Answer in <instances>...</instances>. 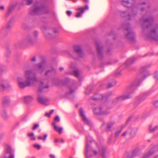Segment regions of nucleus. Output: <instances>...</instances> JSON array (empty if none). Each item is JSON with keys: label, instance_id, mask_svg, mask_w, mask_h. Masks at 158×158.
Segmentation results:
<instances>
[{"label": "nucleus", "instance_id": "nucleus-1", "mask_svg": "<svg viewBox=\"0 0 158 158\" xmlns=\"http://www.w3.org/2000/svg\"><path fill=\"white\" fill-rule=\"evenodd\" d=\"M153 17L147 12L140 19L143 35L146 38L158 41V24H153Z\"/></svg>", "mask_w": 158, "mask_h": 158}, {"label": "nucleus", "instance_id": "nucleus-2", "mask_svg": "<svg viewBox=\"0 0 158 158\" xmlns=\"http://www.w3.org/2000/svg\"><path fill=\"white\" fill-rule=\"evenodd\" d=\"M151 65L148 64L142 67L140 70V73L132 83L126 89V92L123 95L114 98L113 101V103L116 104L120 101L131 98L130 94L134 92L137 88L139 85L141 81L143 80L150 75L149 73L146 71V69Z\"/></svg>", "mask_w": 158, "mask_h": 158}, {"label": "nucleus", "instance_id": "nucleus-3", "mask_svg": "<svg viewBox=\"0 0 158 158\" xmlns=\"http://www.w3.org/2000/svg\"><path fill=\"white\" fill-rule=\"evenodd\" d=\"M25 77L26 80L25 82L23 81V79L20 77L17 78L19 87L23 89L26 87L33 84L35 82L38 81L37 78L35 76V74L31 70H27L25 72Z\"/></svg>", "mask_w": 158, "mask_h": 158}, {"label": "nucleus", "instance_id": "nucleus-4", "mask_svg": "<svg viewBox=\"0 0 158 158\" xmlns=\"http://www.w3.org/2000/svg\"><path fill=\"white\" fill-rule=\"evenodd\" d=\"M49 12L48 7L41 1H36L29 9V14L32 15L47 14Z\"/></svg>", "mask_w": 158, "mask_h": 158}, {"label": "nucleus", "instance_id": "nucleus-5", "mask_svg": "<svg viewBox=\"0 0 158 158\" xmlns=\"http://www.w3.org/2000/svg\"><path fill=\"white\" fill-rule=\"evenodd\" d=\"M48 82L47 80H44V81H41V85L39 88L38 91L39 93L38 94L37 97V101L39 103L45 105H47L48 104V103L49 101V99L45 97L41 96L40 93L42 91L43 89L48 88L49 87L48 85L45 86L44 85V82L45 83H47Z\"/></svg>", "mask_w": 158, "mask_h": 158}, {"label": "nucleus", "instance_id": "nucleus-6", "mask_svg": "<svg viewBox=\"0 0 158 158\" xmlns=\"http://www.w3.org/2000/svg\"><path fill=\"white\" fill-rule=\"evenodd\" d=\"M122 27L127 31L126 37L128 41L134 43L135 42V35L134 32L131 30L129 23H126L122 26Z\"/></svg>", "mask_w": 158, "mask_h": 158}, {"label": "nucleus", "instance_id": "nucleus-7", "mask_svg": "<svg viewBox=\"0 0 158 158\" xmlns=\"http://www.w3.org/2000/svg\"><path fill=\"white\" fill-rule=\"evenodd\" d=\"M138 8L137 7H134L132 9L131 14H130L127 11H120L121 16L124 18L126 21H130L133 20L138 13Z\"/></svg>", "mask_w": 158, "mask_h": 158}, {"label": "nucleus", "instance_id": "nucleus-8", "mask_svg": "<svg viewBox=\"0 0 158 158\" xmlns=\"http://www.w3.org/2000/svg\"><path fill=\"white\" fill-rule=\"evenodd\" d=\"M45 37L47 39H50L55 36V34L58 33L56 29L51 28L48 26H43L41 28Z\"/></svg>", "mask_w": 158, "mask_h": 158}, {"label": "nucleus", "instance_id": "nucleus-9", "mask_svg": "<svg viewBox=\"0 0 158 158\" xmlns=\"http://www.w3.org/2000/svg\"><path fill=\"white\" fill-rule=\"evenodd\" d=\"M35 41V38H34L31 35H28L22 41V44L24 45H32Z\"/></svg>", "mask_w": 158, "mask_h": 158}, {"label": "nucleus", "instance_id": "nucleus-10", "mask_svg": "<svg viewBox=\"0 0 158 158\" xmlns=\"http://www.w3.org/2000/svg\"><path fill=\"white\" fill-rule=\"evenodd\" d=\"M12 26V21L11 20L7 23L6 26L2 29L0 31L1 34L5 36L6 35L9 33Z\"/></svg>", "mask_w": 158, "mask_h": 158}, {"label": "nucleus", "instance_id": "nucleus-11", "mask_svg": "<svg viewBox=\"0 0 158 158\" xmlns=\"http://www.w3.org/2000/svg\"><path fill=\"white\" fill-rule=\"evenodd\" d=\"M138 129L137 127H130L127 129V131L128 132V138L130 139L133 138L135 135Z\"/></svg>", "mask_w": 158, "mask_h": 158}, {"label": "nucleus", "instance_id": "nucleus-12", "mask_svg": "<svg viewBox=\"0 0 158 158\" xmlns=\"http://www.w3.org/2000/svg\"><path fill=\"white\" fill-rule=\"evenodd\" d=\"M74 52L76 53L79 57H82L84 54L81 47L79 45H75L73 46Z\"/></svg>", "mask_w": 158, "mask_h": 158}, {"label": "nucleus", "instance_id": "nucleus-13", "mask_svg": "<svg viewBox=\"0 0 158 158\" xmlns=\"http://www.w3.org/2000/svg\"><path fill=\"white\" fill-rule=\"evenodd\" d=\"M135 0H121L122 4L128 8L133 6Z\"/></svg>", "mask_w": 158, "mask_h": 158}, {"label": "nucleus", "instance_id": "nucleus-14", "mask_svg": "<svg viewBox=\"0 0 158 158\" xmlns=\"http://www.w3.org/2000/svg\"><path fill=\"white\" fill-rule=\"evenodd\" d=\"M46 65V62L45 60H43L40 62L35 65L36 69L38 70L40 73H42L44 71Z\"/></svg>", "mask_w": 158, "mask_h": 158}, {"label": "nucleus", "instance_id": "nucleus-15", "mask_svg": "<svg viewBox=\"0 0 158 158\" xmlns=\"http://www.w3.org/2000/svg\"><path fill=\"white\" fill-rule=\"evenodd\" d=\"M93 152L95 155H96L98 153L96 151L93 150L90 146L87 145L86 148L85 152V155L86 158H90L91 157H93V156L92 155L89 156H87L88 152Z\"/></svg>", "mask_w": 158, "mask_h": 158}, {"label": "nucleus", "instance_id": "nucleus-16", "mask_svg": "<svg viewBox=\"0 0 158 158\" xmlns=\"http://www.w3.org/2000/svg\"><path fill=\"white\" fill-rule=\"evenodd\" d=\"M102 107L100 106L99 108H95L94 110V113L97 115L107 114L109 113L107 111H102Z\"/></svg>", "mask_w": 158, "mask_h": 158}, {"label": "nucleus", "instance_id": "nucleus-17", "mask_svg": "<svg viewBox=\"0 0 158 158\" xmlns=\"http://www.w3.org/2000/svg\"><path fill=\"white\" fill-rule=\"evenodd\" d=\"M96 44L98 55L99 58H102L103 57L102 51L103 47L98 42H96Z\"/></svg>", "mask_w": 158, "mask_h": 158}, {"label": "nucleus", "instance_id": "nucleus-18", "mask_svg": "<svg viewBox=\"0 0 158 158\" xmlns=\"http://www.w3.org/2000/svg\"><path fill=\"white\" fill-rule=\"evenodd\" d=\"M79 112L80 115L81 117L83 122L86 124L90 125V122L86 118L85 115L84 114V112L82 108H81L80 109Z\"/></svg>", "mask_w": 158, "mask_h": 158}, {"label": "nucleus", "instance_id": "nucleus-19", "mask_svg": "<svg viewBox=\"0 0 158 158\" xmlns=\"http://www.w3.org/2000/svg\"><path fill=\"white\" fill-rule=\"evenodd\" d=\"M109 96L105 94L102 95V94H96L91 98L92 99L94 100H101L104 98H106L109 97Z\"/></svg>", "mask_w": 158, "mask_h": 158}, {"label": "nucleus", "instance_id": "nucleus-20", "mask_svg": "<svg viewBox=\"0 0 158 158\" xmlns=\"http://www.w3.org/2000/svg\"><path fill=\"white\" fill-rule=\"evenodd\" d=\"M10 102V98L9 97L5 96L2 99V104L4 106H8Z\"/></svg>", "mask_w": 158, "mask_h": 158}, {"label": "nucleus", "instance_id": "nucleus-21", "mask_svg": "<svg viewBox=\"0 0 158 158\" xmlns=\"http://www.w3.org/2000/svg\"><path fill=\"white\" fill-rule=\"evenodd\" d=\"M7 85V81L5 80H2L0 83V90L1 91L5 90Z\"/></svg>", "mask_w": 158, "mask_h": 158}, {"label": "nucleus", "instance_id": "nucleus-22", "mask_svg": "<svg viewBox=\"0 0 158 158\" xmlns=\"http://www.w3.org/2000/svg\"><path fill=\"white\" fill-rule=\"evenodd\" d=\"M139 155L138 150L136 149L133 151L131 154L128 155L126 158H134Z\"/></svg>", "mask_w": 158, "mask_h": 158}, {"label": "nucleus", "instance_id": "nucleus-23", "mask_svg": "<svg viewBox=\"0 0 158 158\" xmlns=\"http://www.w3.org/2000/svg\"><path fill=\"white\" fill-rule=\"evenodd\" d=\"M154 153L153 148L151 149L148 152L145 153L143 156L142 158H148L152 155Z\"/></svg>", "mask_w": 158, "mask_h": 158}, {"label": "nucleus", "instance_id": "nucleus-24", "mask_svg": "<svg viewBox=\"0 0 158 158\" xmlns=\"http://www.w3.org/2000/svg\"><path fill=\"white\" fill-rule=\"evenodd\" d=\"M106 149L103 147L99 149V154L102 156V158H106Z\"/></svg>", "mask_w": 158, "mask_h": 158}, {"label": "nucleus", "instance_id": "nucleus-25", "mask_svg": "<svg viewBox=\"0 0 158 158\" xmlns=\"http://www.w3.org/2000/svg\"><path fill=\"white\" fill-rule=\"evenodd\" d=\"M52 125L53 126L54 129L56 131H58L60 134H61L62 131L63 129V128L62 127L58 128L56 124V123L55 122H53L52 123Z\"/></svg>", "mask_w": 158, "mask_h": 158}, {"label": "nucleus", "instance_id": "nucleus-26", "mask_svg": "<svg viewBox=\"0 0 158 158\" xmlns=\"http://www.w3.org/2000/svg\"><path fill=\"white\" fill-rule=\"evenodd\" d=\"M136 59V58L135 57L128 59L125 62L126 64L127 65L133 63Z\"/></svg>", "mask_w": 158, "mask_h": 158}, {"label": "nucleus", "instance_id": "nucleus-27", "mask_svg": "<svg viewBox=\"0 0 158 158\" xmlns=\"http://www.w3.org/2000/svg\"><path fill=\"white\" fill-rule=\"evenodd\" d=\"M24 102L26 103H28L31 102L33 99L32 97L31 96L24 97Z\"/></svg>", "mask_w": 158, "mask_h": 158}, {"label": "nucleus", "instance_id": "nucleus-28", "mask_svg": "<svg viewBox=\"0 0 158 158\" xmlns=\"http://www.w3.org/2000/svg\"><path fill=\"white\" fill-rule=\"evenodd\" d=\"M114 124L113 122H111L108 123L106 127V131H111V128Z\"/></svg>", "mask_w": 158, "mask_h": 158}, {"label": "nucleus", "instance_id": "nucleus-29", "mask_svg": "<svg viewBox=\"0 0 158 158\" xmlns=\"http://www.w3.org/2000/svg\"><path fill=\"white\" fill-rule=\"evenodd\" d=\"M14 7L13 6H11L9 8L8 11L5 15V16L6 17H8L12 12L14 9Z\"/></svg>", "mask_w": 158, "mask_h": 158}, {"label": "nucleus", "instance_id": "nucleus-30", "mask_svg": "<svg viewBox=\"0 0 158 158\" xmlns=\"http://www.w3.org/2000/svg\"><path fill=\"white\" fill-rule=\"evenodd\" d=\"M158 128V126H156L154 127H153L152 125H150L149 126L148 129L150 132H154Z\"/></svg>", "mask_w": 158, "mask_h": 158}, {"label": "nucleus", "instance_id": "nucleus-31", "mask_svg": "<svg viewBox=\"0 0 158 158\" xmlns=\"http://www.w3.org/2000/svg\"><path fill=\"white\" fill-rule=\"evenodd\" d=\"M123 126H121L119 129H118V130H117L115 132V138H117L120 134L121 132L123 129Z\"/></svg>", "mask_w": 158, "mask_h": 158}, {"label": "nucleus", "instance_id": "nucleus-32", "mask_svg": "<svg viewBox=\"0 0 158 158\" xmlns=\"http://www.w3.org/2000/svg\"><path fill=\"white\" fill-rule=\"evenodd\" d=\"M79 10H80L81 13L78 12L76 15V17L77 18H79L81 16L82 14L84 13L85 11V9L83 8H79Z\"/></svg>", "mask_w": 158, "mask_h": 158}, {"label": "nucleus", "instance_id": "nucleus-33", "mask_svg": "<svg viewBox=\"0 0 158 158\" xmlns=\"http://www.w3.org/2000/svg\"><path fill=\"white\" fill-rule=\"evenodd\" d=\"M145 99L144 96L140 97L137 98L135 102V104L137 103V105H138L140 102L142 101Z\"/></svg>", "mask_w": 158, "mask_h": 158}, {"label": "nucleus", "instance_id": "nucleus-34", "mask_svg": "<svg viewBox=\"0 0 158 158\" xmlns=\"http://www.w3.org/2000/svg\"><path fill=\"white\" fill-rule=\"evenodd\" d=\"M73 74L76 77L78 78L79 77V71L78 70H74L73 72Z\"/></svg>", "mask_w": 158, "mask_h": 158}, {"label": "nucleus", "instance_id": "nucleus-35", "mask_svg": "<svg viewBox=\"0 0 158 158\" xmlns=\"http://www.w3.org/2000/svg\"><path fill=\"white\" fill-rule=\"evenodd\" d=\"M116 84V82H114V83L113 84L111 83H110L108 84L107 85L106 87L107 88H111L114 86H115Z\"/></svg>", "mask_w": 158, "mask_h": 158}, {"label": "nucleus", "instance_id": "nucleus-36", "mask_svg": "<svg viewBox=\"0 0 158 158\" xmlns=\"http://www.w3.org/2000/svg\"><path fill=\"white\" fill-rule=\"evenodd\" d=\"M58 142H60L61 143H64V140L62 139H55L54 140V142L57 143Z\"/></svg>", "mask_w": 158, "mask_h": 158}, {"label": "nucleus", "instance_id": "nucleus-37", "mask_svg": "<svg viewBox=\"0 0 158 158\" xmlns=\"http://www.w3.org/2000/svg\"><path fill=\"white\" fill-rule=\"evenodd\" d=\"M2 116L4 118H8V116L6 111H3L2 113Z\"/></svg>", "mask_w": 158, "mask_h": 158}, {"label": "nucleus", "instance_id": "nucleus-38", "mask_svg": "<svg viewBox=\"0 0 158 158\" xmlns=\"http://www.w3.org/2000/svg\"><path fill=\"white\" fill-rule=\"evenodd\" d=\"M48 136V135L47 134H45L44 136V137L42 138L40 136H38V138L39 140H44L46 139L47 137Z\"/></svg>", "mask_w": 158, "mask_h": 158}, {"label": "nucleus", "instance_id": "nucleus-39", "mask_svg": "<svg viewBox=\"0 0 158 158\" xmlns=\"http://www.w3.org/2000/svg\"><path fill=\"white\" fill-rule=\"evenodd\" d=\"M69 89L70 90L69 92L68 93L66 94V96H67L68 94H71L74 91V90L71 87H69Z\"/></svg>", "mask_w": 158, "mask_h": 158}, {"label": "nucleus", "instance_id": "nucleus-40", "mask_svg": "<svg viewBox=\"0 0 158 158\" xmlns=\"http://www.w3.org/2000/svg\"><path fill=\"white\" fill-rule=\"evenodd\" d=\"M33 34L34 35V37H33L34 38H35V40H36V39L38 36V32L36 31H35L33 32Z\"/></svg>", "mask_w": 158, "mask_h": 158}, {"label": "nucleus", "instance_id": "nucleus-41", "mask_svg": "<svg viewBox=\"0 0 158 158\" xmlns=\"http://www.w3.org/2000/svg\"><path fill=\"white\" fill-rule=\"evenodd\" d=\"M53 69L52 68V69L51 70H48L45 73V76H48L49 74H50L52 70H53Z\"/></svg>", "mask_w": 158, "mask_h": 158}, {"label": "nucleus", "instance_id": "nucleus-42", "mask_svg": "<svg viewBox=\"0 0 158 158\" xmlns=\"http://www.w3.org/2000/svg\"><path fill=\"white\" fill-rule=\"evenodd\" d=\"M154 77L156 80H158V71L156 72L155 73Z\"/></svg>", "mask_w": 158, "mask_h": 158}, {"label": "nucleus", "instance_id": "nucleus-43", "mask_svg": "<svg viewBox=\"0 0 158 158\" xmlns=\"http://www.w3.org/2000/svg\"><path fill=\"white\" fill-rule=\"evenodd\" d=\"M34 147L37 148L38 150H39L40 148V146L37 144H34L33 145Z\"/></svg>", "mask_w": 158, "mask_h": 158}, {"label": "nucleus", "instance_id": "nucleus-44", "mask_svg": "<svg viewBox=\"0 0 158 158\" xmlns=\"http://www.w3.org/2000/svg\"><path fill=\"white\" fill-rule=\"evenodd\" d=\"M39 127V124H35L32 127V129L33 130H35L38 127Z\"/></svg>", "mask_w": 158, "mask_h": 158}, {"label": "nucleus", "instance_id": "nucleus-45", "mask_svg": "<svg viewBox=\"0 0 158 158\" xmlns=\"http://www.w3.org/2000/svg\"><path fill=\"white\" fill-rule=\"evenodd\" d=\"M54 120L57 122H59L60 121V118L58 115H56L54 118Z\"/></svg>", "mask_w": 158, "mask_h": 158}, {"label": "nucleus", "instance_id": "nucleus-46", "mask_svg": "<svg viewBox=\"0 0 158 158\" xmlns=\"http://www.w3.org/2000/svg\"><path fill=\"white\" fill-rule=\"evenodd\" d=\"M32 0H27L26 4L27 5H30L32 3Z\"/></svg>", "mask_w": 158, "mask_h": 158}, {"label": "nucleus", "instance_id": "nucleus-47", "mask_svg": "<svg viewBox=\"0 0 158 158\" xmlns=\"http://www.w3.org/2000/svg\"><path fill=\"white\" fill-rule=\"evenodd\" d=\"M128 134V132L127 131V130L124 132L122 134V136L123 137L125 136L127 134Z\"/></svg>", "mask_w": 158, "mask_h": 158}, {"label": "nucleus", "instance_id": "nucleus-48", "mask_svg": "<svg viewBox=\"0 0 158 158\" xmlns=\"http://www.w3.org/2000/svg\"><path fill=\"white\" fill-rule=\"evenodd\" d=\"M154 106L156 107H158V100L155 101L153 103Z\"/></svg>", "mask_w": 158, "mask_h": 158}, {"label": "nucleus", "instance_id": "nucleus-49", "mask_svg": "<svg viewBox=\"0 0 158 158\" xmlns=\"http://www.w3.org/2000/svg\"><path fill=\"white\" fill-rule=\"evenodd\" d=\"M10 52L9 50H7L6 53V56L7 57H8L10 55Z\"/></svg>", "mask_w": 158, "mask_h": 158}, {"label": "nucleus", "instance_id": "nucleus-50", "mask_svg": "<svg viewBox=\"0 0 158 158\" xmlns=\"http://www.w3.org/2000/svg\"><path fill=\"white\" fill-rule=\"evenodd\" d=\"M121 74V71H117L115 73V76L116 77H118Z\"/></svg>", "mask_w": 158, "mask_h": 158}, {"label": "nucleus", "instance_id": "nucleus-51", "mask_svg": "<svg viewBox=\"0 0 158 158\" xmlns=\"http://www.w3.org/2000/svg\"><path fill=\"white\" fill-rule=\"evenodd\" d=\"M66 13L68 16H70L71 15L72 12L70 11L67 10L66 12Z\"/></svg>", "mask_w": 158, "mask_h": 158}, {"label": "nucleus", "instance_id": "nucleus-52", "mask_svg": "<svg viewBox=\"0 0 158 158\" xmlns=\"http://www.w3.org/2000/svg\"><path fill=\"white\" fill-rule=\"evenodd\" d=\"M132 116H131L128 118L126 122V124H127L131 121V119L132 118Z\"/></svg>", "mask_w": 158, "mask_h": 158}, {"label": "nucleus", "instance_id": "nucleus-53", "mask_svg": "<svg viewBox=\"0 0 158 158\" xmlns=\"http://www.w3.org/2000/svg\"><path fill=\"white\" fill-rule=\"evenodd\" d=\"M28 136L30 137H32L34 136V133H31L28 134Z\"/></svg>", "mask_w": 158, "mask_h": 158}, {"label": "nucleus", "instance_id": "nucleus-54", "mask_svg": "<svg viewBox=\"0 0 158 158\" xmlns=\"http://www.w3.org/2000/svg\"><path fill=\"white\" fill-rule=\"evenodd\" d=\"M4 133L0 134V139H2L4 137Z\"/></svg>", "mask_w": 158, "mask_h": 158}, {"label": "nucleus", "instance_id": "nucleus-55", "mask_svg": "<svg viewBox=\"0 0 158 158\" xmlns=\"http://www.w3.org/2000/svg\"><path fill=\"white\" fill-rule=\"evenodd\" d=\"M31 61H35L36 60V58L35 56L33 57L31 59Z\"/></svg>", "mask_w": 158, "mask_h": 158}, {"label": "nucleus", "instance_id": "nucleus-56", "mask_svg": "<svg viewBox=\"0 0 158 158\" xmlns=\"http://www.w3.org/2000/svg\"><path fill=\"white\" fill-rule=\"evenodd\" d=\"M50 113H46L45 114V116H47L48 117H49L50 116Z\"/></svg>", "mask_w": 158, "mask_h": 158}, {"label": "nucleus", "instance_id": "nucleus-57", "mask_svg": "<svg viewBox=\"0 0 158 158\" xmlns=\"http://www.w3.org/2000/svg\"><path fill=\"white\" fill-rule=\"evenodd\" d=\"M30 139L31 140H34L35 139V138L34 136L32 137H31Z\"/></svg>", "mask_w": 158, "mask_h": 158}, {"label": "nucleus", "instance_id": "nucleus-58", "mask_svg": "<svg viewBox=\"0 0 158 158\" xmlns=\"http://www.w3.org/2000/svg\"><path fill=\"white\" fill-rule=\"evenodd\" d=\"M49 156L51 158H55V156L51 154L49 155Z\"/></svg>", "mask_w": 158, "mask_h": 158}, {"label": "nucleus", "instance_id": "nucleus-59", "mask_svg": "<svg viewBox=\"0 0 158 158\" xmlns=\"http://www.w3.org/2000/svg\"><path fill=\"white\" fill-rule=\"evenodd\" d=\"M65 81L67 82H68L69 81V79L68 78H65Z\"/></svg>", "mask_w": 158, "mask_h": 158}, {"label": "nucleus", "instance_id": "nucleus-60", "mask_svg": "<svg viewBox=\"0 0 158 158\" xmlns=\"http://www.w3.org/2000/svg\"><path fill=\"white\" fill-rule=\"evenodd\" d=\"M54 110H50L49 113L50 114H52V113H53V112H54Z\"/></svg>", "mask_w": 158, "mask_h": 158}, {"label": "nucleus", "instance_id": "nucleus-61", "mask_svg": "<svg viewBox=\"0 0 158 158\" xmlns=\"http://www.w3.org/2000/svg\"><path fill=\"white\" fill-rule=\"evenodd\" d=\"M4 7L3 6H0V9L1 10H4Z\"/></svg>", "mask_w": 158, "mask_h": 158}, {"label": "nucleus", "instance_id": "nucleus-62", "mask_svg": "<svg viewBox=\"0 0 158 158\" xmlns=\"http://www.w3.org/2000/svg\"><path fill=\"white\" fill-rule=\"evenodd\" d=\"M140 7L141 8V11H143L144 10V7H141V6H140Z\"/></svg>", "mask_w": 158, "mask_h": 158}, {"label": "nucleus", "instance_id": "nucleus-63", "mask_svg": "<svg viewBox=\"0 0 158 158\" xmlns=\"http://www.w3.org/2000/svg\"><path fill=\"white\" fill-rule=\"evenodd\" d=\"M85 9L88 10V6L87 5L85 6Z\"/></svg>", "mask_w": 158, "mask_h": 158}, {"label": "nucleus", "instance_id": "nucleus-64", "mask_svg": "<svg viewBox=\"0 0 158 158\" xmlns=\"http://www.w3.org/2000/svg\"><path fill=\"white\" fill-rule=\"evenodd\" d=\"M59 70L60 71H62L64 70V68L62 67H60L59 68Z\"/></svg>", "mask_w": 158, "mask_h": 158}]
</instances>
